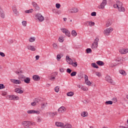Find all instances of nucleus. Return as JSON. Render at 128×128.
<instances>
[{"mask_svg": "<svg viewBox=\"0 0 128 128\" xmlns=\"http://www.w3.org/2000/svg\"><path fill=\"white\" fill-rule=\"evenodd\" d=\"M12 10H13L14 12V14H17L18 12V10H16V6H14L12 7Z\"/></svg>", "mask_w": 128, "mask_h": 128, "instance_id": "nucleus-31", "label": "nucleus"}, {"mask_svg": "<svg viewBox=\"0 0 128 128\" xmlns=\"http://www.w3.org/2000/svg\"><path fill=\"white\" fill-rule=\"evenodd\" d=\"M106 80L107 82H109V84H114V82L110 76H106Z\"/></svg>", "mask_w": 128, "mask_h": 128, "instance_id": "nucleus-12", "label": "nucleus"}, {"mask_svg": "<svg viewBox=\"0 0 128 128\" xmlns=\"http://www.w3.org/2000/svg\"><path fill=\"white\" fill-rule=\"evenodd\" d=\"M96 64L98 66H104V63L102 61L98 60L96 62Z\"/></svg>", "mask_w": 128, "mask_h": 128, "instance_id": "nucleus-24", "label": "nucleus"}, {"mask_svg": "<svg viewBox=\"0 0 128 128\" xmlns=\"http://www.w3.org/2000/svg\"><path fill=\"white\" fill-rule=\"evenodd\" d=\"M66 72L68 74H70V72H72V70H70V68H67Z\"/></svg>", "mask_w": 128, "mask_h": 128, "instance_id": "nucleus-57", "label": "nucleus"}, {"mask_svg": "<svg viewBox=\"0 0 128 128\" xmlns=\"http://www.w3.org/2000/svg\"><path fill=\"white\" fill-rule=\"evenodd\" d=\"M120 72L121 74H122L123 76H126V71L124 70H120Z\"/></svg>", "mask_w": 128, "mask_h": 128, "instance_id": "nucleus-35", "label": "nucleus"}, {"mask_svg": "<svg viewBox=\"0 0 128 128\" xmlns=\"http://www.w3.org/2000/svg\"><path fill=\"white\" fill-rule=\"evenodd\" d=\"M4 88H6V86H4V84H0V90H2Z\"/></svg>", "mask_w": 128, "mask_h": 128, "instance_id": "nucleus-53", "label": "nucleus"}, {"mask_svg": "<svg viewBox=\"0 0 128 128\" xmlns=\"http://www.w3.org/2000/svg\"><path fill=\"white\" fill-rule=\"evenodd\" d=\"M86 54H91L92 50V49L90 48H88L86 50Z\"/></svg>", "mask_w": 128, "mask_h": 128, "instance_id": "nucleus-37", "label": "nucleus"}, {"mask_svg": "<svg viewBox=\"0 0 128 128\" xmlns=\"http://www.w3.org/2000/svg\"><path fill=\"white\" fill-rule=\"evenodd\" d=\"M74 93L72 92H68V93H67V96H74Z\"/></svg>", "mask_w": 128, "mask_h": 128, "instance_id": "nucleus-36", "label": "nucleus"}, {"mask_svg": "<svg viewBox=\"0 0 128 128\" xmlns=\"http://www.w3.org/2000/svg\"><path fill=\"white\" fill-rule=\"evenodd\" d=\"M56 126H58L59 128H64V123L61 122H56L55 123Z\"/></svg>", "mask_w": 128, "mask_h": 128, "instance_id": "nucleus-20", "label": "nucleus"}, {"mask_svg": "<svg viewBox=\"0 0 128 128\" xmlns=\"http://www.w3.org/2000/svg\"><path fill=\"white\" fill-rule=\"evenodd\" d=\"M16 74H20V72H16Z\"/></svg>", "mask_w": 128, "mask_h": 128, "instance_id": "nucleus-64", "label": "nucleus"}, {"mask_svg": "<svg viewBox=\"0 0 128 128\" xmlns=\"http://www.w3.org/2000/svg\"><path fill=\"white\" fill-rule=\"evenodd\" d=\"M66 110V108H64V106H62L58 109V112H59V114H62V112H64Z\"/></svg>", "mask_w": 128, "mask_h": 128, "instance_id": "nucleus-13", "label": "nucleus"}, {"mask_svg": "<svg viewBox=\"0 0 128 128\" xmlns=\"http://www.w3.org/2000/svg\"><path fill=\"white\" fill-rule=\"evenodd\" d=\"M36 60H38L40 59V56L38 55H37L36 56Z\"/></svg>", "mask_w": 128, "mask_h": 128, "instance_id": "nucleus-62", "label": "nucleus"}, {"mask_svg": "<svg viewBox=\"0 0 128 128\" xmlns=\"http://www.w3.org/2000/svg\"><path fill=\"white\" fill-rule=\"evenodd\" d=\"M72 126L70 124H64L63 128H72Z\"/></svg>", "mask_w": 128, "mask_h": 128, "instance_id": "nucleus-25", "label": "nucleus"}, {"mask_svg": "<svg viewBox=\"0 0 128 128\" xmlns=\"http://www.w3.org/2000/svg\"><path fill=\"white\" fill-rule=\"evenodd\" d=\"M60 72H64V68H61L60 69Z\"/></svg>", "mask_w": 128, "mask_h": 128, "instance_id": "nucleus-61", "label": "nucleus"}, {"mask_svg": "<svg viewBox=\"0 0 128 128\" xmlns=\"http://www.w3.org/2000/svg\"><path fill=\"white\" fill-rule=\"evenodd\" d=\"M27 114H40V111L36 110H29L27 111Z\"/></svg>", "mask_w": 128, "mask_h": 128, "instance_id": "nucleus-10", "label": "nucleus"}, {"mask_svg": "<svg viewBox=\"0 0 128 128\" xmlns=\"http://www.w3.org/2000/svg\"><path fill=\"white\" fill-rule=\"evenodd\" d=\"M66 36H70V31L68 30H67L66 32H65Z\"/></svg>", "mask_w": 128, "mask_h": 128, "instance_id": "nucleus-40", "label": "nucleus"}, {"mask_svg": "<svg viewBox=\"0 0 128 128\" xmlns=\"http://www.w3.org/2000/svg\"><path fill=\"white\" fill-rule=\"evenodd\" d=\"M61 30H62V32L66 34V32L68 30H66L64 28H61Z\"/></svg>", "mask_w": 128, "mask_h": 128, "instance_id": "nucleus-48", "label": "nucleus"}, {"mask_svg": "<svg viewBox=\"0 0 128 128\" xmlns=\"http://www.w3.org/2000/svg\"><path fill=\"white\" fill-rule=\"evenodd\" d=\"M39 102H40V98H36L35 99L34 102L31 103V106H36Z\"/></svg>", "mask_w": 128, "mask_h": 128, "instance_id": "nucleus-15", "label": "nucleus"}, {"mask_svg": "<svg viewBox=\"0 0 128 128\" xmlns=\"http://www.w3.org/2000/svg\"><path fill=\"white\" fill-rule=\"evenodd\" d=\"M72 64V66H74V68H76V66H78V62H75L74 63V62H72V64Z\"/></svg>", "mask_w": 128, "mask_h": 128, "instance_id": "nucleus-46", "label": "nucleus"}, {"mask_svg": "<svg viewBox=\"0 0 128 128\" xmlns=\"http://www.w3.org/2000/svg\"><path fill=\"white\" fill-rule=\"evenodd\" d=\"M36 122H30V126H36Z\"/></svg>", "mask_w": 128, "mask_h": 128, "instance_id": "nucleus-50", "label": "nucleus"}, {"mask_svg": "<svg viewBox=\"0 0 128 128\" xmlns=\"http://www.w3.org/2000/svg\"><path fill=\"white\" fill-rule=\"evenodd\" d=\"M70 56H66V61H68V60H70Z\"/></svg>", "mask_w": 128, "mask_h": 128, "instance_id": "nucleus-63", "label": "nucleus"}, {"mask_svg": "<svg viewBox=\"0 0 128 128\" xmlns=\"http://www.w3.org/2000/svg\"><path fill=\"white\" fill-rule=\"evenodd\" d=\"M68 61H66L67 62H68V64H72V59L70 58V59H68Z\"/></svg>", "mask_w": 128, "mask_h": 128, "instance_id": "nucleus-41", "label": "nucleus"}, {"mask_svg": "<svg viewBox=\"0 0 128 128\" xmlns=\"http://www.w3.org/2000/svg\"><path fill=\"white\" fill-rule=\"evenodd\" d=\"M114 8H118V12H125L126 9L122 6V3L120 1H117L116 4H114Z\"/></svg>", "mask_w": 128, "mask_h": 128, "instance_id": "nucleus-1", "label": "nucleus"}, {"mask_svg": "<svg viewBox=\"0 0 128 128\" xmlns=\"http://www.w3.org/2000/svg\"><path fill=\"white\" fill-rule=\"evenodd\" d=\"M72 34L73 36H76L78 34L76 33V30H73L72 32Z\"/></svg>", "mask_w": 128, "mask_h": 128, "instance_id": "nucleus-32", "label": "nucleus"}, {"mask_svg": "<svg viewBox=\"0 0 128 128\" xmlns=\"http://www.w3.org/2000/svg\"><path fill=\"white\" fill-rule=\"evenodd\" d=\"M58 40L60 42H64V38L60 36Z\"/></svg>", "mask_w": 128, "mask_h": 128, "instance_id": "nucleus-47", "label": "nucleus"}, {"mask_svg": "<svg viewBox=\"0 0 128 128\" xmlns=\"http://www.w3.org/2000/svg\"><path fill=\"white\" fill-rule=\"evenodd\" d=\"M0 16L2 18H5L4 13V11L2 10L0 6Z\"/></svg>", "mask_w": 128, "mask_h": 128, "instance_id": "nucleus-23", "label": "nucleus"}, {"mask_svg": "<svg viewBox=\"0 0 128 128\" xmlns=\"http://www.w3.org/2000/svg\"><path fill=\"white\" fill-rule=\"evenodd\" d=\"M32 6L36 10H40V6H38V5L36 2H32Z\"/></svg>", "mask_w": 128, "mask_h": 128, "instance_id": "nucleus-18", "label": "nucleus"}, {"mask_svg": "<svg viewBox=\"0 0 128 128\" xmlns=\"http://www.w3.org/2000/svg\"><path fill=\"white\" fill-rule=\"evenodd\" d=\"M52 46L54 50H58V44H56V43L53 44Z\"/></svg>", "mask_w": 128, "mask_h": 128, "instance_id": "nucleus-38", "label": "nucleus"}, {"mask_svg": "<svg viewBox=\"0 0 128 128\" xmlns=\"http://www.w3.org/2000/svg\"><path fill=\"white\" fill-rule=\"evenodd\" d=\"M48 114H49L50 118H54V116H58V112H49Z\"/></svg>", "mask_w": 128, "mask_h": 128, "instance_id": "nucleus-19", "label": "nucleus"}, {"mask_svg": "<svg viewBox=\"0 0 128 128\" xmlns=\"http://www.w3.org/2000/svg\"><path fill=\"white\" fill-rule=\"evenodd\" d=\"M85 82L86 83V84H87V86H90V84H92V82L88 80L86 81Z\"/></svg>", "mask_w": 128, "mask_h": 128, "instance_id": "nucleus-43", "label": "nucleus"}, {"mask_svg": "<svg viewBox=\"0 0 128 128\" xmlns=\"http://www.w3.org/2000/svg\"><path fill=\"white\" fill-rule=\"evenodd\" d=\"M22 25L23 26H26V20H23L22 22Z\"/></svg>", "mask_w": 128, "mask_h": 128, "instance_id": "nucleus-42", "label": "nucleus"}, {"mask_svg": "<svg viewBox=\"0 0 128 128\" xmlns=\"http://www.w3.org/2000/svg\"><path fill=\"white\" fill-rule=\"evenodd\" d=\"M42 122V118H40V117H38V118L36 119V122Z\"/></svg>", "mask_w": 128, "mask_h": 128, "instance_id": "nucleus-52", "label": "nucleus"}, {"mask_svg": "<svg viewBox=\"0 0 128 128\" xmlns=\"http://www.w3.org/2000/svg\"><path fill=\"white\" fill-rule=\"evenodd\" d=\"M112 24V22H110L108 21L106 24V28H108V26H111Z\"/></svg>", "mask_w": 128, "mask_h": 128, "instance_id": "nucleus-45", "label": "nucleus"}, {"mask_svg": "<svg viewBox=\"0 0 128 128\" xmlns=\"http://www.w3.org/2000/svg\"><path fill=\"white\" fill-rule=\"evenodd\" d=\"M34 12V9L31 8L30 10H25V13L26 14H32V12Z\"/></svg>", "mask_w": 128, "mask_h": 128, "instance_id": "nucleus-27", "label": "nucleus"}, {"mask_svg": "<svg viewBox=\"0 0 128 128\" xmlns=\"http://www.w3.org/2000/svg\"><path fill=\"white\" fill-rule=\"evenodd\" d=\"M10 82L14 84H22V82L18 80L10 79Z\"/></svg>", "mask_w": 128, "mask_h": 128, "instance_id": "nucleus-11", "label": "nucleus"}, {"mask_svg": "<svg viewBox=\"0 0 128 128\" xmlns=\"http://www.w3.org/2000/svg\"><path fill=\"white\" fill-rule=\"evenodd\" d=\"M6 94H8V93L6 92H2V96H6Z\"/></svg>", "mask_w": 128, "mask_h": 128, "instance_id": "nucleus-58", "label": "nucleus"}, {"mask_svg": "<svg viewBox=\"0 0 128 128\" xmlns=\"http://www.w3.org/2000/svg\"><path fill=\"white\" fill-rule=\"evenodd\" d=\"M92 68H98V66L96 64L95 62H93L92 64Z\"/></svg>", "mask_w": 128, "mask_h": 128, "instance_id": "nucleus-30", "label": "nucleus"}, {"mask_svg": "<svg viewBox=\"0 0 128 128\" xmlns=\"http://www.w3.org/2000/svg\"><path fill=\"white\" fill-rule=\"evenodd\" d=\"M22 78L24 79V82H26V84H30V78H26L24 76H22Z\"/></svg>", "mask_w": 128, "mask_h": 128, "instance_id": "nucleus-17", "label": "nucleus"}, {"mask_svg": "<svg viewBox=\"0 0 128 128\" xmlns=\"http://www.w3.org/2000/svg\"><path fill=\"white\" fill-rule=\"evenodd\" d=\"M106 4H108V0H103L100 4L101 10H104Z\"/></svg>", "mask_w": 128, "mask_h": 128, "instance_id": "nucleus-8", "label": "nucleus"}, {"mask_svg": "<svg viewBox=\"0 0 128 128\" xmlns=\"http://www.w3.org/2000/svg\"><path fill=\"white\" fill-rule=\"evenodd\" d=\"M85 82H86V80H88V76H86V74H84V76Z\"/></svg>", "mask_w": 128, "mask_h": 128, "instance_id": "nucleus-56", "label": "nucleus"}, {"mask_svg": "<svg viewBox=\"0 0 128 128\" xmlns=\"http://www.w3.org/2000/svg\"><path fill=\"white\" fill-rule=\"evenodd\" d=\"M115 62H116V64H114V66H118V64H122V62H124V58H122V57L118 58L115 60Z\"/></svg>", "mask_w": 128, "mask_h": 128, "instance_id": "nucleus-7", "label": "nucleus"}, {"mask_svg": "<svg viewBox=\"0 0 128 128\" xmlns=\"http://www.w3.org/2000/svg\"><path fill=\"white\" fill-rule=\"evenodd\" d=\"M28 50H32V52H36V48L34 46H27Z\"/></svg>", "mask_w": 128, "mask_h": 128, "instance_id": "nucleus-21", "label": "nucleus"}, {"mask_svg": "<svg viewBox=\"0 0 128 128\" xmlns=\"http://www.w3.org/2000/svg\"><path fill=\"white\" fill-rule=\"evenodd\" d=\"M15 92H17V94H22L24 92V91L20 88L15 89Z\"/></svg>", "mask_w": 128, "mask_h": 128, "instance_id": "nucleus-26", "label": "nucleus"}, {"mask_svg": "<svg viewBox=\"0 0 128 128\" xmlns=\"http://www.w3.org/2000/svg\"><path fill=\"white\" fill-rule=\"evenodd\" d=\"M30 121H23L21 123L22 125L24 126L25 128H32V127L30 126Z\"/></svg>", "mask_w": 128, "mask_h": 128, "instance_id": "nucleus-5", "label": "nucleus"}, {"mask_svg": "<svg viewBox=\"0 0 128 128\" xmlns=\"http://www.w3.org/2000/svg\"><path fill=\"white\" fill-rule=\"evenodd\" d=\"M6 98L10 100H18L20 98L16 95H8L6 96Z\"/></svg>", "mask_w": 128, "mask_h": 128, "instance_id": "nucleus-4", "label": "nucleus"}, {"mask_svg": "<svg viewBox=\"0 0 128 128\" xmlns=\"http://www.w3.org/2000/svg\"><path fill=\"white\" fill-rule=\"evenodd\" d=\"M69 12H71V14H76V12H78V8H72L68 10Z\"/></svg>", "mask_w": 128, "mask_h": 128, "instance_id": "nucleus-16", "label": "nucleus"}, {"mask_svg": "<svg viewBox=\"0 0 128 128\" xmlns=\"http://www.w3.org/2000/svg\"><path fill=\"white\" fill-rule=\"evenodd\" d=\"M87 22L88 23V24L90 26H94V22H92V21H88Z\"/></svg>", "mask_w": 128, "mask_h": 128, "instance_id": "nucleus-34", "label": "nucleus"}, {"mask_svg": "<svg viewBox=\"0 0 128 128\" xmlns=\"http://www.w3.org/2000/svg\"><path fill=\"white\" fill-rule=\"evenodd\" d=\"M92 16H96V12H92L91 13Z\"/></svg>", "mask_w": 128, "mask_h": 128, "instance_id": "nucleus-55", "label": "nucleus"}, {"mask_svg": "<svg viewBox=\"0 0 128 128\" xmlns=\"http://www.w3.org/2000/svg\"><path fill=\"white\" fill-rule=\"evenodd\" d=\"M105 104H112V100H108V101H106Z\"/></svg>", "mask_w": 128, "mask_h": 128, "instance_id": "nucleus-44", "label": "nucleus"}, {"mask_svg": "<svg viewBox=\"0 0 128 128\" xmlns=\"http://www.w3.org/2000/svg\"><path fill=\"white\" fill-rule=\"evenodd\" d=\"M81 90H82L84 92H88V88L82 86L81 87Z\"/></svg>", "mask_w": 128, "mask_h": 128, "instance_id": "nucleus-28", "label": "nucleus"}, {"mask_svg": "<svg viewBox=\"0 0 128 128\" xmlns=\"http://www.w3.org/2000/svg\"><path fill=\"white\" fill-rule=\"evenodd\" d=\"M32 78L34 80H35L36 82H38L40 80V76L38 75H34L32 76Z\"/></svg>", "mask_w": 128, "mask_h": 128, "instance_id": "nucleus-22", "label": "nucleus"}, {"mask_svg": "<svg viewBox=\"0 0 128 128\" xmlns=\"http://www.w3.org/2000/svg\"><path fill=\"white\" fill-rule=\"evenodd\" d=\"M28 40L30 42H34V40H36V38L31 37L29 38Z\"/></svg>", "mask_w": 128, "mask_h": 128, "instance_id": "nucleus-29", "label": "nucleus"}, {"mask_svg": "<svg viewBox=\"0 0 128 128\" xmlns=\"http://www.w3.org/2000/svg\"><path fill=\"white\" fill-rule=\"evenodd\" d=\"M99 40H100V39L98 38H96L94 40V42L92 44L91 46L92 50H96V48H98V44Z\"/></svg>", "mask_w": 128, "mask_h": 128, "instance_id": "nucleus-2", "label": "nucleus"}, {"mask_svg": "<svg viewBox=\"0 0 128 128\" xmlns=\"http://www.w3.org/2000/svg\"><path fill=\"white\" fill-rule=\"evenodd\" d=\"M81 116L84 118L85 116H88V112H84L81 114Z\"/></svg>", "mask_w": 128, "mask_h": 128, "instance_id": "nucleus-33", "label": "nucleus"}, {"mask_svg": "<svg viewBox=\"0 0 128 128\" xmlns=\"http://www.w3.org/2000/svg\"><path fill=\"white\" fill-rule=\"evenodd\" d=\"M54 90L56 92H60V88L58 86H56L54 88Z\"/></svg>", "mask_w": 128, "mask_h": 128, "instance_id": "nucleus-49", "label": "nucleus"}, {"mask_svg": "<svg viewBox=\"0 0 128 128\" xmlns=\"http://www.w3.org/2000/svg\"><path fill=\"white\" fill-rule=\"evenodd\" d=\"M112 30H114V28H106L104 30V34L105 36H110V33L112 32Z\"/></svg>", "mask_w": 128, "mask_h": 128, "instance_id": "nucleus-6", "label": "nucleus"}, {"mask_svg": "<svg viewBox=\"0 0 128 128\" xmlns=\"http://www.w3.org/2000/svg\"><path fill=\"white\" fill-rule=\"evenodd\" d=\"M119 52L122 54H128V48L120 49L119 50Z\"/></svg>", "mask_w": 128, "mask_h": 128, "instance_id": "nucleus-14", "label": "nucleus"}, {"mask_svg": "<svg viewBox=\"0 0 128 128\" xmlns=\"http://www.w3.org/2000/svg\"><path fill=\"white\" fill-rule=\"evenodd\" d=\"M60 58H62V56H60V54H58V55H57V56H56V60H60Z\"/></svg>", "mask_w": 128, "mask_h": 128, "instance_id": "nucleus-51", "label": "nucleus"}, {"mask_svg": "<svg viewBox=\"0 0 128 128\" xmlns=\"http://www.w3.org/2000/svg\"><path fill=\"white\" fill-rule=\"evenodd\" d=\"M96 76H100V72H96Z\"/></svg>", "mask_w": 128, "mask_h": 128, "instance_id": "nucleus-60", "label": "nucleus"}, {"mask_svg": "<svg viewBox=\"0 0 128 128\" xmlns=\"http://www.w3.org/2000/svg\"><path fill=\"white\" fill-rule=\"evenodd\" d=\"M0 56L2 57L6 56V54H4V53L2 52H0Z\"/></svg>", "mask_w": 128, "mask_h": 128, "instance_id": "nucleus-59", "label": "nucleus"}, {"mask_svg": "<svg viewBox=\"0 0 128 128\" xmlns=\"http://www.w3.org/2000/svg\"><path fill=\"white\" fill-rule=\"evenodd\" d=\"M58 76V72H54L50 74V80H56V76Z\"/></svg>", "mask_w": 128, "mask_h": 128, "instance_id": "nucleus-9", "label": "nucleus"}, {"mask_svg": "<svg viewBox=\"0 0 128 128\" xmlns=\"http://www.w3.org/2000/svg\"><path fill=\"white\" fill-rule=\"evenodd\" d=\"M35 18H36V20H37L40 22H42L44 20V16H42V15L40 13L36 14Z\"/></svg>", "mask_w": 128, "mask_h": 128, "instance_id": "nucleus-3", "label": "nucleus"}, {"mask_svg": "<svg viewBox=\"0 0 128 128\" xmlns=\"http://www.w3.org/2000/svg\"><path fill=\"white\" fill-rule=\"evenodd\" d=\"M76 76V72H73L70 74V76Z\"/></svg>", "mask_w": 128, "mask_h": 128, "instance_id": "nucleus-39", "label": "nucleus"}, {"mask_svg": "<svg viewBox=\"0 0 128 128\" xmlns=\"http://www.w3.org/2000/svg\"><path fill=\"white\" fill-rule=\"evenodd\" d=\"M56 8H60V4L57 3L56 4Z\"/></svg>", "mask_w": 128, "mask_h": 128, "instance_id": "nucleus-54", "label": "nucleus"}]
</instances>
